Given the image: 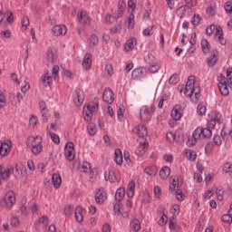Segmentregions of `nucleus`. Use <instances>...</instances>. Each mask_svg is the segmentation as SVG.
I'll return each mask as SVG.
<instances>
[{"label": "nucleus", "mask_w": 232, "mask_h": 232, "mask_svg": "<svg viewBox=\"0 0 232 232\" xmlns=\"http://www.w3.org/2000/svg\"><path fill=\"white\" fill-rule=\"evenodd\" d=\"M135 46H137V38L131 37L125 42L124 52H133Z\"/></svg>", "instance_id": "a211bd4d"}, {"label": "nucleus", "mask_w": 232, "mask_h": 232, "mask_svg": "<svg viewBox=\"0 0 232 232\" xmlns=\"http://www.w3.org/2000/svg\"><path fill=\"white\" fill-rule=\"evenodd\" d=\"M223 171H225V173H231L232 164L230 162L225 163V165L223 167Z\"/></svg>", "instance_id": "774afa93"}, {"label": "nucleus", "mask_w": 232, "mask_h": 232, "mask_svg": "<svg viewBox=\"0 0 232 232\" xmlns=\"http://www.w3.org/2000/svg\"><path fill=\"white\" fill-rule=\"evenodd\" d=\"M24 171H26V169L19 165H15L14 168L10 169H5L3 165H0V179L2 180H6L12 172L14 173V177H20L23 175V173H24Z\"/></svg>", "instance_id": "7ed1b4c3"}, {"label": "nucleus", "mask_w": 232, "mask_h": 232, "mask_svg": "<svg viewBox=\"0 0 232 232\" xmlns=\"http://www.w3.org/2000/svg\"><path fill=\"white\" fill-rule=\"evenodd\" d=\"M92 53H86L83 57L82 66L83 70H90L92 68Z\"/></svg>", "instance_id": "b1692460"}, {"label": "nucleus", "mask_w": 232, "mask_h": 232, "mask_svg": "<svg viewBox=\"0 0 232 232\" xmlns=\"http://www.w3.org/2000/svg\"><path fill=\"white\" fill-rule=\"evenodd\" d=\"M114 162H116V164L118 166H122V162H124V159L122 156V150H121V149H116L114 150V158H113Z\"/></svg>", "instance_id": "a878e982"}, {"label": "nucleus", "mask_w": 232, "mask_h": 232, "mask_svg": "<svg viewBox=\"0 0 232 232\" xmlns=\"http://www.w3.org/2000/svg\"><path fill=\"white\" fill-rule=\"evenodd\" d=\"M185 97H188L192 102L197 104L198 99H200V92L198 91L195 92V77L189 76L188 82L181 91Z\"/></svg>", "instance_id": "f257e3e1"}, {"label": "nucleus", "mask_w": 232, "mask_h": 232, "mask_svg": "<svg viewBox=\"0 0 232 232\" xmlns=\"http://www.w3.org/2000/svg\"><path fill=\"white\" fill-rule=\"evenodd\" d=\"M74 215H75V220L79 224L84 220V216H82V208L77 207L74 210Z\"/></svg>", "instance_id": "c9c22d12"}, {"label": "nucleus", "mask_w": 232, "mask_h": 232, "mask_svg": "<svg viewBox=\"0 0 232 232\" xmlns=\"http://www.w3.org/2000/svg\"><path fill=\"white\" fill-rule=\"evenodd\" d=\"M212 195H214L213 190H206L205 193L203 194V200H209Z\"/></svg>", "instance_id": "338daca9"}, {"label": "nucleus", "mask_w": 232, "mask_h": 232, "mask_svg": "<svg viewBox=\"0 0 232 232\" xmlns=\"http://www.w3.org/2000/svg\"><path fill=\"white\" fill-rule=\"evenodd\" d=\"M183 155H185L187 157V159H188V160H197V152H195V150H191L189 149H185L183 150Z\"/></svg>", "instance_id": "f704fd0d"}, {"label": "nucleus", "mask_w": 232, "mask_h": 232, "mask_svg": "<svg viewBox=\"0 0 232 232\" xmlns=\"http://www.w3.org/2000/svg\"><path fill=\"white\" fill-rule=\"evenodd\" d=\"M144 61L147 62L148 64H153L155 62V55L153 53H149L145 57Z\"/></svg>", "instance_id": "09e8293b"}, {"label": "nucleus", "mask_w": 232, "mask_h": 232, "mask_svg": "<svg viewBox=\"0 0 232 232\" xmlns=\"http://www.w3.org/2000/svg\"><path fill=\"white\" fill-rule=\"evenodd\" d=\"M206 111H207L206 105H204V103H199L197 107L198 115L202 117L203 115H206Z\"/></svg>", "instance_id": "a18cd8bd"}, {"label": "nucleus", "mask_w": 232, "mask_h": 232, "mask_svg": "<svg viewBox=\"0 0 232 232\" xmlns=\"http://www.w3.org/2000/svg\"><path fill=\"white\" fill-rule=\"evenodd\" d=\"M179 81H180V79L179 78V74H172L169 80V82L175 85L179 82Z\"/></svg>", "instance_id": "e2e57ef3"}, {"label": "nucleus", "mask_w": 232, "mask_h": 232, "mask_svg": "<svg viewBox=\"0 0 232 232\" xmlns=\"http://www.w3.org/2000/svg\"><path fill=\"white\" fill-rule=\"evenodd\" d=\"M105 180H109L111 182H115L117 180V177L115 176V169L112 167L108 169L105 173Z\"/></svg>", "instance_id": "7c9ffc66"}, {"label": "nucleus", "mask_w": 232, "mask_h": 232, "mask_svg": "<svg viewBox=\"0 0 232 232\" xmlns=\"http://www.w3.org/2000/svg\"><path fill=\"white\" fill-rule=\"evenodd\" d=\"M52 180L53 188H55V189H59V188H61V184H63V179L61 178V174H53Z\"/></svg>", "instance_id": "cd10ccee"}, {"label": "nucleus", "mask_w": 232, "mask_h": 232, "mask_svg": "<svg viewBox=\"0 0 232 232\" xmlns=\"http://www.w3.org/2000/svg\"><path fill=\"white\" fill-rule=\"evenodd\" d=\"M134 130L139 139L146 140V137H148V129L146 128V125L140 124L134 129Z\"/></svg>", "instance_id": "2eb2a0df"}, {"label": "nucleus", "mask_w": 232, "mask_h": 232, "mask_svg": "<svg viewBox=\"0 0 232 232\" xmlns=\"http://www.w3.org/2000/svg\"><path fill=\"white\" fill-rule=\"evenodd\" d=\"M46 132L47 135H50L52 142H53L54 144H61V138L59 137V135L51 132L50 127L46 128Z\"/></svg>", "instance_id": "72a5a7b5"}, {"label": "nucleus", "mask_w": 232, "mask_h": 232, "mask_svg": "<svg viewBox=\"0 0 232 232\" xmlns=\"http://www.w3.org/2000/svg\"><path fill=\"white\" fill-rule=\"evenodd\" d=\"M150 64V65L149 67V71L150 73H157V72H159V70H160V63H159L158 62H154Z\"/></svg>", "instance_id": "37998d69"}, {"label": "nucleus", "mask_w": 232, "mask_h": 232, "mask_svg": "<svg viewBox=\"0 0 232 232\" xmlns=\"http://www.w3.org/2000/svg\"><path fill=\"white\" fill-rule=\"evenodd\" d=\"M77 169L82 173H90L92 170V165L88 161H82L78 164Z\"/></svg>", "instance_id": "393cba45"}, {"label": "nucleus", "mask_w": 232, "mask_h": 232, "mask_svg": "<svg viewBox=\"0 0 232 232\" xmlns=\"http://www.w3.org/2000/svg\"><path fill=\"white\" fill-rule=\"evenodd\" d=\"M126 194L129 198H133L135 196V181H130L128 184Z\"/></svg>", "instance_id": "2f4dec72"}, {"label": "nucleus", "mask_w": 232, "mask_h": 232, "mask_svg": "<svg viewBox=\"0 0 232 232\" xmlns=\"http://www.w3.org/2000/svg\"><path fill=\"white\" fill-rule=\"evenodd\" d=\"M52 75H53V78L54 79V81H57V79H59V66L58 65H54L53 67Z\"/></svg>", "instance_id": "6e6d98bb"}, {"label": "nucleus", "mask_w": 232, "mask_h": 232, "mask_svg": "<svg viewBox=\"0 0 232 232\" xmlns=\"http://www.w3.org/2000/svg\"><path fill=\"white\" fill-rule=\"evenodd\" d=\"M78 21H80L82 24H90V16L88 14H86V12L82 11L78 14Z\"/></svg>", "instance_id": "473e14b6"}, {"label": "nucleus", "mask_w": 232, "mask_h": 232, "mask_svg": "<svg viewBox=\"0 0 232 232\" xmlns=\"http://www.w3.org/2000/svg\"><path fill=\"white\" fill-rule=\"evenodd\" d=\"M155 113V107L153 105H143L140 109V121L141 122H150L153 119Z\"/></svg>", "instance_id": "20e7f679"}, {"label": "nucleus", "mask_w": 232, "mask_h": 232, "mask_svg": "<svg viewBox=\"0 0 232 232\" xmlns=\"http://www.w3.org/2000/svg\"><path fill=\"white\" fill-rule=\"evenodd\" d=\"M208 117L210 120L207 122V128L213 130L217 126V122L220 124V118L216 113H210Z\"/></svg>", "instance_id": "dca6fc26"}, {"label": "nucleus", "mask_w": 232, "mask_h": 232, "mask_svg": "<svg viewBox=\"0 0 232 232\" xmlns=\"http://www.w3.org/2000/svg\"><path fill=\"white\" fill-rule=\"evenodd\" d=\"M102 100L104 102H107V104H111L113 101H115V94L113 93V91L110 88H106L102 94Z\"/></svg>", "instance_id": "4468645a"}, {"label": "nucleus", "mask_w": 232, "mask_h": 232, "mask_svg": "<svg viewBox=\"0 0 232 232\" xmlns=\"http://www.w3.org/2000/svg\"><path fill=\"white\" fill-rule=\"evenodd\" d=\"M67 32H68V28L64 24H57L52 28V33L56 37H59L61 35H66Z\"/></svg>", "instance_id": "ddd939ff"}, {"label": "nucleus", "mask_w": 232, "mask_h": 232, "mask_svg": "<svg viewBox=\"0 0 232 232\" xmlns=\"http://www.w3.org/2000/svg\"><path fill=\"white\" fill-rule=\"evenodd\" d=\"M12 150V141H0V155L1 157H6Z\"/></svg>", "instance_id": "f8f14e48"}, {"label": "nucleus", "mask_w": 232, "mask_h": 232, "mask_svg": "<svg viewBox=\"0 0 232 232\" xmlns=\"http://www.w3.org/2000/svg\"><path fill=\"white\" fill-rule=\"evenodd\" d=\"M148 148H150V143H148V140H143V141H140L139 146H137L135 150V154L138 157H142L148 151Z\"/></svg>", "instance_id": "9b49d317"}, {"label": "nucleus", "mask_w": 232, "mask_h": 232, "mask_svg": "<svg viewBox=\"0 0 232 232\" xmlns=\"http://www.w3.org/2000/svg\"><path fill=\"white\" fill-rule=\"evenodd\" d=\"M170 174H171V169H169V167H163L160 170V177L164 180H166V179H168V177H169Z\"/></svg>", "instance_id": "ea45409f"}, {"label": "nucleus", "mask_w": 232, "mask_h": 232, "mask_svg": "<svg viewBox=\"0 0 232 232\" xmlns=\"http://www.w3.org/2000/svg\"><path fill=\"white\" fill-rule=\"evenodd\" d=\"M125 195H126V189L124 188H120L116 190L115 199L118 202H121V200H122V198H124Z\"/></svg>", "instance_id": "58836bf2"}, {"label": "nucleus", "mask_w": 232, "mask_h": 232, "mask_svg": "<svg viewBox=\"0 0 232 232\" xmlns=\"http://www.w3.org/2000/svg\"><path fill=\"white\" fill-rule=\"evenodd\" d=\"M224 8H225V12H227L228 15H232V2L228 1L225 3Z\"/></svg>", "instance_id": "680f3d73"}, {"label": "nucleus", "mask_w": 232, "mask_h": 232, "mask_svg": "<svg viewBox=\"0 0 232 232\" xmlns=\"http://www.w3.org/2000/svg\"><path fill=\"white\" fill-rule=\"evenodd\" d=\"M159 213H160V218L158 221V225L159 226H166V224H168V215L166 214V209H164V208L160 207L159 208Z\"/></svg>", "instance_id": "5701e85b"}, {"label": "nucleus", "mask_w": 232, "mask_h": 232, "mask_svg": "<svg viewBox=\"0 0 232 232\" xmlns=\"http://www.w3.org/2000/svg\"><path fill=\"white\" fill-rule=\"evenodd\" d=\"M105 72L109 77H111L115 72L113 71V65L111 63L105 64Z\"/></svg>", "instance_id": "8fccbe9b"}, {"label": "nucleus", "mask_w": 232, "mask_h": 232, "mask_svg": "<svg viewBox=\"0 0 232 232\" xmlns=\"http://www.w3.org/2000/svg\"><path fill=\"white\" fill-rule=\"evenodd\" d=\"M99 110V103L91 102L89 103H85L83 106V119L87 122L92 121L93 114Z\"/></svg>", "instance_id": "39448f33"}, {"label": "nucleus", "mask_w": 232, "mask_h": 232, "mask_svg": "<svg viewBox=\"0 0 232 232\" xmlns=\"http://www.w3.org/2000/svg\"><path fill=\"white\" fill-rule=\"evenodd\" d=\"M200 138H195L194 137V132H192V138L188 140L187 146H189L191 148L192 146H195L197 144V140H198Z\"/></svg>", "instance_id": "bf43d9fd"}, {"label": "nucleus", "mask_w": 232, "mask_h": 232, "mask_svg": "<svg viewBox=\"0 0 232 232\" xmlns=\"http://www.w3.org/2000/svg\"><path fill=\"white\" fill-rule=\"evenodd\" d=\"M41 81L44 84H45V86H52L53 79L50 73L48 72L44 73L43 76L41 77Z\"/></svg>", "instance_id": "e433bc0d"}, {"label": "nucleus", "mask_w": 232, "mask_h": 232, "mask_svg": "<svg viewBox=\"0 0 232 232\" xmlns=\"http://www.w3.org/2000/svg\"><path fill=\"white\" fill-rule=\"evenodd\" d=\"M26 146L33 155H41L44 150V146L43 145V137L31 136L27 138Z\"/></svg>", "instance_id": "f03ea898"}, {"label": "nucleus", "mask_w": 232, "mask_h": 232, "mask_svg": "<svg viewBox=\"0 0 232 232\" xmlns=\"http://www.w3.org/2000/svg\"><path fill=\"white\" fill-rule=\"evenodd\" d=\"M127 28L129 30L135 28V14L133 13H130L127 19Z\"/></svg>", "instance_id": "4c0bfd02"}, {"label": "nucleus", "mask_w": 232, "mask_h": 232, "mask_svg": "<svg viewBox=\"0 0 232 232\" xmlns=\"http://www.w3.org/2000/svg\"><path fill=\"white\" fill-rule=\"evenodd\" d=\"M6 106V96H5V92L0 91V109L5 108Z\"/></svg>", "instance_id": "3c124183"}, {"label": "nucleus", "mask_w": 232, "mask_h": 232, "mask_svg": "<svg viewBox=\"0 0 232 232\" xmlns=\"http://www.w3.org/2000/svg\"><path fill=\"white\" fill-rule=\"evenodd\" d=\"M191 24L193 26H198L200 24V14H194L191 20Z\"/></svg>", "instance_id": "5fc2aeb1"}, {"label": "nucleus", "mask_w": 232, "mask_h": 232, "mask_svg": "<svg viewBox=\"0 0 232 232\" xmlns=\"http://www.w3.org/2000/svg\"><path fill=\"white\" fill-rule=\"evenodd\" d=\"M217 55L216 54H212L208 59V66H209V68H213V66H215L217 64Z\"/></svg>", "instance_id": "de8ad7c7"}, {"label": "nucleus", "mask_w": 232, "mask_h": 232, "mask_svg": "<svg viewBox=\"0 0 232 232\" xmlns=\"http://www.w3.org/2000/svg\"><path fill=\"white\" fill-rule=\"evenodd\" d=\"M142 35L144 37H150V35H153V26H149L142 31Z\"/></svg>", "instance_id": "864d4df0"}, {"label": "nucleus", "mask_w": 232, "mask_h": 232, "mask_svg": "<svg viewBox=\"0 0 232 232\" xmlns=\"http://www.w3.org/2000/svg\"><path fill=\"white\" fill-rule=\"evenodd\" d=\"M217 82H218V88L221 93V95H224L225 97L229 95V88L227 87V79H226V76L224 74L219 73L217 76Z\"/></svg>", "instance_id": "0eeeda50"}, {"label": "nucleus", "mask_w": 232, "mask_h": 232, "mask_svg": "<svg viewBox=\"0 0 232 232\" xmlns=\"http://www.w3.org/2000/svg\"><path fill=\"white\" fill-rule=\"evenodd\" d=\"M213 150H215V144H213V142H208L207 143V145L205 146V151L208 155H210L211 151H213Z\"/></svg>", "instance_id": "13d9d810"}, {"label": "nucleus", "mask_w": 232, "mask_h": 232, "mask_svg": "<svg viewBox=\"0 0 232 232\" xmlns=\"http://www.w3.org/2000/svg\"><path fill=\"white\" fill-rule=\"evenodd\" d=\"M227 82L232 84V67L227 69Z\"/></svg>", "instance_id": "69168bd1"}, {"label": "nucleus", "mask_w": 232, "mask_h": 232, "mask_svg": "<svg viewBox=\"0 0 232 232\" xmlns=\"http://www.w3.org/2000/svg\"><path fill=\"white\" fill-rule=\"evenodd\" d=\"M87 131H88L89 135L93 137V135H95V133H97V125H95L93 123H89L87 125Z\"/></svg>", "instance_id": "c03bdc74"}, {"label": "nucleus", "mask_w": 232, "mask_h": 232, "mask_svg": "<svg viewBox=\"0 0 232 232\" xmlns=\"http://www.w3.org/2000/svg\"><path fill=\"white\" fill-rule=\"evenodd\" d=\"M97 44H99V37L95 34L91 35L90 46H97Z\"/></svg>", "instance_id": "4d7b16f0"}, {"label": "nucleus", "mask_w": 232, "mask_h": 232, "mask_svg": "<svg viewBox=\"0 0 232 232\" xmlns=\"http://www.w3.org/2000/svg\"><path fill=\"white\" fill-rule=\"evenodd\" d=\"M216 196H217V199L219 202H222V200H224V189L222 188H217L216 189Z\"/></svg>", "instance_id": "603ef678"}, {"label": "nucleus", "mask_w": 232, "mask_h": 232, "mask_svg": "<svg viewBox=\"0 0 232 232\" xmlns=\"http://www.w3.org/2000/svg\"><path fill=\"white\" fill-rule=\"evenodd\" d=\"M20 211L24 217L30 215V203L26 198H23L20 204Z\"/></svg>", "instance_id": "f3484780"}, {"label": "nucleus", "mask_w": 232, "mask_h": 232, "mask_svg": "<svg viewBox=\"0 0 232 232\" xmlns=\"http://www.w3.org/2000/svg\"><path fill=\"white\" fill-rule=\"evenodd\" d=\"M201 49L204 53H209V50H211V44H209V41L206 39L201 40Z\"/></svg>", "instance_id": "a19ab883"}, {"label": "nucleus", "mask_w": 232, "mask_h": 232, "mask_svg": "<svg viewBox=\"0 0 232 232\" xmlns=\"http://www.w3.org/2000/svg\"><path fill=\"white\" fill-rule=\"evenodd\" d=\"M132 79H135L136 81H139L142 79V77H145L146 75V69L144 68H137L132 71Z\"/></svg>", "instance_id": "4be33fe9"}, {"label": "nucleus", "mask_w": 232, "mask_h": 232, "mask_svg": "<svg viewBox=\"0 0 232 232\" xmlns=\"http://www.w3.org/2000/svg\"><path fill=\"white\" fill-rule=\"evenodd\" d=\"M72 101L75 106H82V102H84V92L81 89H76L72 94Z\"/></svg>", "instance_id": "9d476101"}, {"label": "nucleus", "mask_w": 232, "mask_h": 232, "mask_svg": "<svg viewBox=\"0 0 232 232\" xmlns=\"http://www.w3.org/2000/svg\"><path fill=\"white\" fill-rule=\"evenodd\" d=\"M140 227L141 225L139 219L134 218L130 221V229H131V231L139 232L140 231Z\"/></svg>", "instance_id": "c756f323"}, {"label": "nucleus", "mask_w": 232, "mask_h": 232, "mask_svg": "<svg viewBox=\"0 0 232 232\" xmlns=\"http://www.w3.org/2000/svg\"><path fill=\"white\" fill-rule=\"evenodd\" d=\"M15 193L14 191H8L6 194L2 198L0 204L2 208L5 209H12L14 206H15Z\"/></svg>", "instance_id": "423d86ee"}, {"label": "nucleus", "mask_w": 232, "mask_h": 232, "mask_svg": "<svg viewBox=\"0 0 232 232\" xmlns=\"http://www.w3.org/2000/svg\"><path fill=\"white\" fill-rule=\"evenodd\" d=\"M172 183L169 186L170 191H173L176 188H180L182 186V176L180 175H176L173 176L172 178Z\"/></svg>", "instance_id": "412c9836"}, {"label": "nucleus", "mask_w": 232, "mask_h": 232, "mask_svg": "<svg viewBox=\"0 0 232 232\" xmlns=\"http://www.w3.org/2000/svg\"><path fill=\"white\" fill-rule=\"evenodd\" d=\"M128 8H130L131 10V14H133V12H135V8H137V0H129Z\"/></svg>", "instance_id": "052dcab7"}, {"label": "nucleus", "mask_w": 232, "mask_h": 232, "mask_svg": "<svg viewBox=\"0 0 232 232\" xmlns=\"http://www.w3.org/2000/svg\"><path fill=\"white\" fill-rule=\"evenodd\" d=\"M222 140H224V136H222V134L214 135L213 142L216 146H222Z\"/></svg>", "instance_id": "49530a36"}, {"label": "nucleus", "mask_w": 232, "mask_h": 232, "mask_svg": "<svg viewBox=\"0 0 232 232\" xmlns=\"http://www.w3.org/2000/svg\"><path fill=\"white\" fill-rule=\"evenodd\" d=\"M47 61L49 63H55V61H57V54H55V53H53V51H52V48H49L47 50Z\"/></svg>", "instance_id": "79ce46f5"}, {"label": "nucleus", "mask_w": 232, "mask_h": 232, "mask_svg": "<svg viewBox=\"0 0 232 232\" xmlns=\"http://www.w3.org/2000/svg\"><path fill=\"white\" fill-rule=\"evenodd\" d=\"M170 116L172 117L173 121H180L182 118V112L180 111V106L176 105L172 109L170 112Z\"/></svg>", "instance_id": "bb28decb"}, {"label": "nucleus", "mask_w": 232, "mask_h": 232, "mask_svg": "<svg viewBox=\"0 0 232 232\" xmlns=\"http://www.w3.org/2000/svg\"><path fill=\"white\" fill-rule=\"evenodd\" d=\"M96 204H104V200H106V192L102 188H98L96 190L95 196Z\"/></svg>", "instance_id": "6ab92c4d"}, {"label": "nucleus", "mask_w": 232, "mask_h": 232, "mask_svg": "<svg viewBox=\"0 0 232 232\" xmlns=\"http://www.w3.org/2000/svg\"><path fill=\"white\" fill-rule=\"evenodd\" d=\"M213 136V131L208 127H198L194 130L195 139H210Z\"/></svg>", "instance_id": "6e6552de"}, {"label": "nucleus", "mask_w": 232, "mask_h": 232, "mask_svg": "<svg viewBox=\"0 0 232 232\" xmlns=\"http://www.w3.org/2000/svg\"><path fill=\"white\" fill-rule=\"evenodd\" d=\"M169 229H170V231L180 232L182 228L180 227V225L177 223L175 218H170L169 220Z\"/></svg>", "instance_id": "c85d7f7f"}, {"label": "nucleus", "mask_w": 232, "mask_h": 232, "mask_svg": "<svg viewBox=\"0 0 232 232\" xmlns=\"http://www.w3.org/2000/svg\"><path fill=\"white\" fill-rule=\"evenodd\" d=\"M170 213H172V215H179L180 213V206L177 204L172 205L170 208Z\"/></svg>", "instance_id": "0e129e2a"}, {"label": "nucleus", "mask_w": 232, "mask_h": 232, "mask_svg": "<svg viewBox=\"0 0 232 232\" xmlns=\"http://www.w3.org/2000/svg\"><path fill=\"white\" fill-rule=\"evenodd\" d=\"M215 39L222 46L226 44V39L224 38V32L222 31V27L218 26L216 28Z\"/></svg>", "instance_id": "aec40b11"}, {"label": "nucleus", "mask_w": 232, "mask_h": 232, "mask_svg": "<svg viewBox=\"0 0 232 232\" xmlns=\"http://www.w3.org/2000/svg\"><path fill=\"white\" fill-rule=\"evenodd\" d=\"M64 156L67 160H73L75 159V148L73 142H67L64 146Z\"/></svg>", "instance_id": "1a4fd4ad"}]
</instances>
